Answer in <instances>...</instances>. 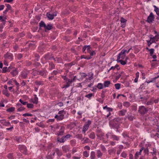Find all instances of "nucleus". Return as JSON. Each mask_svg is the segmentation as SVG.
I'll return each instance as SVG.
<instances>
[{
    "label": "nucleus",
    "instance_id": "nucleus-25",
    "mask_svg": "<svg viewBox=\"0 0 159 159\" xmlns=\"http://www.w3.org/2000/svg\"><path fill=\"white\" fill-rule=\"evenodd\" d=\"M18 72L16 70H14L13 71L11 72V74L13 76H15L17 75Z\"/></svg>",
    "mask_w": 159,
    "mask_h": 159
},
{
    "label": "nucleus",
    "instance_id": "nucleus-6",
    "mask_svg": "<svg viewBox=\"0 0 159 159\" xmlns=\"http://www.w3.org/2000/svg\"><path fill=\"white\" fill-rule=\"evenodd\" d=\"M96 134L98 137L100 139H101L103 138V137L104 136V134L101 130L98 129L96 131Z\"/></svg>",
    "mask_w": 159,
    "mask_h": 159
},
{
    "label": "nucleus",
    "instance_id": "nucleus-4",
    "mask_svg": "<svg viewBox=\"0 0 159 159\" xmlns=\"http://www.w3.org/2000/svg\"><path fill=\"white\" fill-rule=\"evenodd\" d=\"M18 148L20 152L24 154H26L27 149L23 145H19Z\"/></svg>",
    "mask_w": 159,
    "mask_h": 159
},
{
    "label": "nucleus",
    "instance_id": "nucleus-62",
    "mask_svg": "<svg viewBox=\"0 0 159 159\" xmlns=\"http://www.w3.org/2000/svg\"><path fill=\"white\" fill-rule=\"evenodd\" d=\"M0 20H1L2 21L3 24H5V20L3 19V17L2 16H0Z\"/></svg>",
    "mask_w": 159,
    "mask_h": 159
},
{
    "label": "nucleus",
    "instance_id": "nucleus-43",
    "mask_svg": "<svg viewBox=\"0 0 159 159\" xmlns=\"http://www.w3.org/2000/svg\"><path fill=\"white\" fill-rule=\"evenodd\" d=\"M87 47V48H86V50L89 53L90 52L91 50V48L89 45H87L86 46Z\"/></svg>",
    "mask_w": 159,
    "mask_h": 159
},
{
    "label": "nucleus",
    "instance_id": "nucleus-20",
    "mask_svg": "<svg viewBox=\"0 0 159 159\" xmlns=\"http://www.w3.org/2000/svg\"><path fill=\"white\" fill-rule=\"evenodd\" d=\"M62 150L66 152L69 151V147L67 146H62Z\"/></svg>",
    "mask_w": 159,
    "mask_h": 159
},
{
    "label": "nucleus",
    "instance_id": "nucleus-29",
    "mask_svg": "<svg viewBox=\"0 0 159 159\" xmlns=\"http://www.w3.org/2000/svg\"><path fill=\"white\" fill-rule=\"evenodd\" d=\"M116 61L118 62H120L121 64L122 65H124L126 64V61H123L122 60L119 59L118 60H117V59L116 60Z\"/></svg>",
    "mask_w": 159,
    "mask_h": 159
},
{
    "label": "nucleus",
    "instance_id": "nucleus-61",
    "mask_svg": "<svg viewBox=\"0 0 159 159\" xmlns=\"http://www.w3.org/2000/svg\"><path fill=\"white\" fill-rule=\"evenodd\" d=\"M19 122V121L18 120H13L11 121V123L12 124H17Z\"/></svg>",
    "mask_w": 159,
    "mask_h": 159
},
{
    "label": "nucleus",
    "instance_id": "nucleus-15",
    "mask_svg": "<svg viewBox=\"0 0 159 159\" xmlns=\"http://www.w3.org/2000/svg\"><path fill=\"white\" fill-rule=\"evenodd\" d=\"M127 52V50H123L119 54L118 56H117V60L120 59V56L125 54V53Z\"/></svg>",
    "mask_w": 159,
    "mask_h": 159
},
{
    "label": "nucleus",
    "instance_id": "nucleus-33",
    "mask_svg": "<svg viewBox=\"0 0 159 159\" xmlns=\"http://www.w3.org/2000/svg\"><path fill=\"white\" fill-rule=\"evenodd\" d=\"M66 140L65 139V137L63 136L60 139H58V141L60 143H64Z\"/></svg>",
    "mask_w": 159,
    "mask_h": 159
},
{
    "label": "nucleus",
    "instance_id": "nucleus-37",
    "mask_svg": "<svg viewBox=\"0 0 159 159\" xmlns=\"http://www.w3.org/2000/svg\"><path fill=\"white\" fill-rule=\"evenodd\" d=\"M144 148H143V147H142V148H141L140 149V150H139V152H137L135 154H136V156H139V155H141V152H142V151L143 150Z\"/></svg>",
    "mask_w": 159,
    "mask_h": 159
},
{
    "label": "nucleus",
    "instance_id": "nucleus-52",
    "mask_svg": "<svg viewBox=\"0 0 159 159\" xmlns=\"http://www.w3.org/2000/svg\"><path fill=\"white\" fill-rule=\"evenodd\" d=\"M5 5L7 7V9H9V10H11V6L10 5H9V4H5Z\"/></svg>",
    "mask_w": 159,
    "mask_h": 159
},
{
    "label": "nucleus",
    "instance_id": "nucleus-40",
    "mask_svg": "<svg viewBox=\"0 0 159 159\" xmlns=\"http://www.w3.org/2000/svg\"><path fill=\"white\" fill-rule=\"evenodd\" d=\"M80 57H81V59L84 58L85 59H87L88 60L90 59L91 58V57H88L87 56H85L84 55L81 56Z\"/></svg>",
    "mask_w": 159,
    "mask_h": 159
},
{
    "label": "nucleus",
    "instance_id": "nucleus-32",
    "mask_svg": "<svg viewBox=\"0 0 159 159\" xmlns=\"http://www.w3.org/2000/svg\"><path fill=\"white\" fill-rule=\"evenodd\" d=\"M15 108L14 107H11L7 109V111L9 112H13L15 111Z\"/></svg>",
    "mask_w": 159,
    "mask_h": 159
},
{
    "label": "nucleus",
    "instance_id": "nucleus-44",
    "mask_svg": "<svg viewBox=\"0 0 159 159\" xmlns=\"http://www.w3.org/2000/svg\"><path fill=\"white\" fill-rule=\"evenodd\" d=\"M127 154L125 152H122L121 154V157L124 158H125L127 157Z\"/></svg>",
    "mask_w": 159,
    "mask_h": 159
},
{
    "label": "nucleus",
    "instance_id": "nucleus-3",
    "mask_svg": "<svg viewBox=\"0 0 159 159\" xmlns=\"http://www.w3.org/2000/svg\"><path fill=\"white\" fill-rule=\"evenodd\" d=\"M91 121L90 120H88L87 122H86L84 126L82 132L84 133H85L86 131L87 130L89 127V126L91 125Z\"/></svg>",
    "mask_w": 159,
    "mask_h": 159
},
{
    "label": "nucleus",
    "instance_id": "nucleus-38",
    "mask_svg": "<svg viewBox=\"0 0 159 159\" xmlns=\"http://www.w3.org/2000/svg\"><path fill=\"white\" fill-rule=\"evenodd\" d=\"M55 67L54 65L52 63H49V69L50 70H51L54 69Z\"/></svg>",
    "mask_w": 159,
    "mask_h": 159
},
{
    "label": "nucleus",
    "instance_id": "nucleus-59",
    "mask_svg": "<svg viewBox=\"0 0 159 159\" xmlns=\"http://www.w3.org/2000/svg\"><path fill=\"white\" fill-rule=\"evenodd\" d=\"M71 135L70 134H68L64 137H65V139H68L70 138L71 137Z\"/></svg>",
    "mask_w": 159,
    "mask_h": 159
},
{
    "label": "nucleus",
    "instance_id": "nucleus-56",
    "mask_svg": "<svg viewBox=\"0 0 159 159\" xmlns=\"http://www.w3.org/2000/svg\"><path fill=\"white\" fill-rule=\"evenodd\" d=\"M24 109L25 108L24 107H22V106H21L20 107H19L18 108H17V111H21L24 110Z\"/></svg>",
    "mask_w": 159,
    "mask_h": 159
},
{
    "label": "nucleus",
    "instance_id": "nucleus-14",
    "mask_svg": "<svg viewBox=\"0 0 159 159\" xmlns=\"http://www.w3.org/2000/svg\"><path fill=\"white\" fill-rule=\"evenodd\" d=\"M11 68L10 67H9L8 69L6 67H4L2 69V72L3 73H5L7 72H9L10 71V69Z\"/></svg>",
    "mask_w": 159,
    "mask_h": 159
},
{
    "label": "nucleus",
    "instance_id": "nucleus-39",
    "mask_svg": "<svg viewBox=\"0 0 159 159\" xmlns=\"http://www.w3.org/2000/svg\"><path fill=\"white\" fill-rule=\"evenodd\" d=\"M115 87L116 89H119L120 87V84L119 83L115 84Z\"/></svg>",
    "mask_w": 159,
    "mask_h": 159
},
{
    "label": "nucleus",
    "instance_id": "nucleus-8",
    "mask_svg": "<svg viewBox=\"0 0 159 159\" xmlns=\"http://www.w3.org/2000/svg\"><path fill=\"white\" fill-rule=\"evenodd\" d=\"M154 19V15H153V13L151 12L149 16L148 17L147 21L149 23H151L153 20Z\"/></svg>",
    "mask_w": 159,
    "mask_h": 159
},
{
    "label": "nucleus",
    "instance_id": "nucleus-41",
    "mask_svg": "<svg viewBox=\"0 0 159 159\" xmlns=\"http://www.w3.org/2000/svg\"><path fill=\"white\" fill-rule=\"evenodd\" d=\"M152 38L156 41H157L159 39V35L158 34H156L155 37H153Z\"/></svg>",
    "mask_w": 159,
    "mask_h": 159
},
{
    "label": "nucleus",
    "instance_id": "nucleus-46",
    "mask_svg": "<svg viewBox=\"0 0 159 159\" xmlns=\"http://www.w3.org/2000/svg\"><path fill=\"white\" fill-rule=\"evenodd\" d=\"M150 40L148 41L150 42H151L152 43H153L155 42V40L152 38V35H150Z\"/></svg>",
    "mask_w": 159,
    "mask_h": 159
},
{
    "label": "nucleus",
    "instance_id": "nucleus-7",
    "mask_svg": "<svg viewBox=\"0 0 159 159\" xmlns=\"http://www.w3.org/2000/svg\"><path fill=\"white\" fill-rule=\"evenodd\" d=\"M74 81V79H68L66 82V84L64 86V88H67L69 87L70 85H71L72 82Z\"/></svg>",
    "mask_w": 159,
    "mask_h": 159
},
{
    "label": "nucleus",
    "instance_id": "nucleus-54",
    "mask_svg": "<svg viewBox=\"0 0 159 159\" xmlns=\"http://www.w3.org/2000/svg\"><path fill=\"white\" fill-rule=\"evenodd\" d=\"M76 137L80 139H83L82 135V134H78L76 136Z\"/></svg>",
    "mask_w": 159,
    "mask_h": 159
},
{
    "label": "nucleus",
    "instance_id": "nucleus-36",
    "mask_svg": "<svg viewBox=\"0 0 159 159\" xmlns=\"http://www.w3.org/2000/svg\"><path fill=\"white\" fill-rule=\"evenodd\" d=\"M83 140H84L83 142L82 143L83 144L87 143L89 142V138H86L85 139H84V138L83 139Z\"/></svg>",
    "mask_w": 159,
    "mask_h": 159
},
{
    "label": "nucleus",
    "instance_id": "nucleus-11",
    "mask_svg": "<svg viewBox=\"0 0 159 159\" xmlns=\"http://www.w3.org/2000/svg\"><path fill=\"white\" fill-rule=\"evenodd\" d=\"M65 129V128L64 126H61L60 130L59 131L58 133L57 134V135L58 136L63 135L64 134Z\"/></svg>",
    "mask_w": 159,
    "mask_h": 159
},
{
    "label": "nucleus",
    "instance_id": "nucleus-10",
    "mask_svg": "<svg viewBox=\"0 0 159 159\" xmlns=\"http://www.w3.org/2000/svg\"><path fill=\"white\" fill-rule=\"evenodd\" d=\"M64 115H58L57 114L55 116V118L56 119L57 121L62 120L64 118Z\"/></svg>",
    "mask_w": 159,
    "mask_h": 159
},
{
    "label": "nucleus",
    "instance_id": "nucleus-31",
    "mask_svg": "<svg viewBox=\"0 0 159 159\" xmlns=\"http://www.w3.org/2000/svg\"><path fill=\"white\" fill-rule=\"evenodd\" d=\"M35 84L38 86H39L40 85H42L43 84V82L42 81H36L35 82Z\"/></svg>",
    "mask_w": 159,
    "mask_h": 159
},
{
    "label": "nucleus",
    "instance_id": "nucleus-64",
    "mask_svg": "<svg viewBox=\"0 0 159 159\" xmlns=\"http://www.w3.org/2000/svg\"><path fill=\"white\" fill-rule=\"evenodd\" d=\"M8 157L9 159H11L12 157V154L10 153L8 155Z\"/></svg>",
    "mask_w": 159,
    "mask_h": 159
},
{
    "label": "nucleus",
    "instance_id": "nucleus-1",
    "mask_svg": "<svg viewBox=\"0 0 159 159\" xmlns=\"http://www.w3.org/2000/svg\"><path fill=\"white\" fill-rule=\"evenodd\" d=\"M148 111V110L143 106H139V107L138 111L142 115H144Z\"/></svg>",
    "mask_w": 159,
    "mask_h": 159
},
{
    "label": "nucleus",
    "instance_id": "nucleus-16",
    "mask_svg": "<svg viewBox=\"0 0 159 159\" xmlns=\"http://www.w3.org/2000/svg\"><path fill=\"white\" fill-rule=\"evenodd\" d=\"M35 97L34 98L31 99L30 102L33 103L37 104L38 102V98L36 97V95H34Z\"/></svg>",
    "mask_w": 159,
    "mask_h": 159
},
{
    "label": "nucleus",
    "instance_id": "nucleus-30",
    "mask_svg": "<svg viewBox=\"0 0 159 159\" xmlns=\"http://www.w3.org/2000/svg\"><path fill=\"white\" fill-rule=\"evenodd\" d=\"M154 8V11L156 12L157 14L159 16V8H157L156 6H153Z\"/></svg>",
    "mask_w": 159,
    "mask_h": 159
},
{
    "label": "nucleus",
    "instance_id": "nucleus-21",
    "mask_svg": "<svg viewBox=\"0 0 159 159\" xmlns=\"http://www.w3.org/2000/svg\"><path fill=\"white\" fill-rule=\"evenodd\" d=\"M111 138L114 140L118 141L119 139V137L113 134H111Z\"/></svg>",
    "mask_w": 159,
    "mask_h": 159
},
{
    "label": "nucleus",
    "instance_id": "nucleus-47",
    "mask_svg": "<svg viewBox=\"0 0 159 159\" xmlns=\"http://www.w3.org/2000/svg\"><path fill=\"white\" fill-rule=\"evenodd\" d=\"M83 156L86 157H87L89 156V154L86 151H84L83 152Z\"/></svg>",
    "mask_w": 159,
    "mask_h": 159
},
{
    "label": "nucleus",
    "instance_id": "nucleus-27",
    "mask_svg": "<svg viewBox=\"0 0 159 159\" xmlns=\"http://www.w3.org/2000/svg\"><path fill=\"white\" fill-rule=\"evenodd\" d=\"M94 96V94L92 93H89L87 95H86L85 96V97L86 98H88L89 100H90V99H91L92 97Z\"/></svg>",
    "mask_w": 159,
    "mask_h": 159
},
{
    "label": "nucleus",
    "instance_id": "nucleus-26",
    "mask_svg": "<svg viewBox=\"0 0 159 159\" xmlns=\"http://www.w3.org/2000/svg\"><path fill=\"white\" fill-rule=\"evenodd\" d=\"M89 138L92 139H94L95 137L94 133L93 132H91L89 136Z\"/></svg>",
    "mask_w": 159,
    "mask_h": 159
},
{
    "label": "nucleus",
    "instance_id": "nucleus-49",
    "mask_svg": "<svg viewBox=\"0 0 159 159\" xmlns=\"http://www.w3.org/2000/svg\"><path fill=\"white\" fill-rule=\"evenodd\" d=\"M151 153L152 154L153 156L154 155H156L157 153L156 149L155 148H153V152H151Z\"/></svg>",
    "mask_w": 159,
    "mask_h": 159
},
{
    "label": "nucleus",
    "instance_id": "nucleus-35",
    "mask_svg": "<svg viewBox=\"0 0 159 159\" xmlns=\"http://www.w3.org/2000/svg\"><path fill=\"white\" fill-rule=\"evenodd\" d=\"M2 93L7 97H8L9 96V94L8 93L7 90H3Z\"/></svg>",
    "mask_w": 159,
    "mask_h": 159
},
{
    "label": "nucleus",
    "instance_id": "nucleus-57",
    "mask_svg": "<svg viewBox=\"0 0 159 159\" xmlns=\"http://www.w3.org/2000/svg\"><path fill=\"white\" fill-rule=\"evenodd\" d=\"M122 104L121 102H118L117 103V107L119 108H120V109H121L122 107Z\"/></svg>",
    "mask_w": 159,
    "mask_h": 159
},
{
    "label": "nucleus",
    "instance_id": "nucleus-53",
    "mask_svg": "<svg viewBox=\"0 0 159 159\" xmlns=\"http://www.w3.org/2000/svg\"><path fill=\"white\" fill-rule=\"evenodd\" d=\"M134 118V116H133L131 115L128 116V119L131 121Z\"/></svg>",
    "mask_w": 159,
    "mask_h": 159
},
{
    "label": "nucleus",
    "instance_id": "nucleus-22",
    "mask_svg": "<svg viewBox=\"0 0 159 159\" xmlns=\"http://www.w3.org/2000/svg\"><path fill=\"white\" fill-rule=\"evenodd\" d=\"M47 16L48 18L50 20H52L53 19L54 17L53 14H50L48 12L47 14Z\"/></svg>",
    "mask_w": 159,
    "mask_h": 159
},
{
    "label": "nucleus",
    "instance_id": "nucleus-13",
    "mask_svg": "<svg viewBox=\"0 0 159 159\" xmlns=\"http://www.w3.org/2000/svg\"><path fill=\"white\" fill-rule=\"evenodd\" d=\"M38 72L39 75L43 76L46 75L47 71L45 69H43L41 70L38 71Z\"/></svg>",
    "mask_w": 159,
    "mask_h": 159
},
{
    "label": "nucleus",
    "instance_id": "nucleus-48",
    "mask_svg": "<svg viewBox=\"0 0 159 159\" xmlns=\"http://www.w3.org/2000/svg\"><path fill=\"white\" fill-rule=\"evenodd\" d=\"M150 54L151 56H152L154 53V49L153 48L149 50Z\"/></svg>",
    "mask_w": 159,
    "mask_h": 159
},
{
    "label": "nucleus",
    "instance_id": "nucleus-55",
    "mask_svg": "<svg viewBox=\"0 0 159 159\" xmlns=\"http://www.w3.org/2000/svg\"><path fill=\"white\" fill-rule=\"evenodd\" d=\"M127 20L123 17H121L120 19L121 22L126 23Z\"/></svg>",
    "mask_w": 159,
    "mask_h": 159
},
{
    "label": "nucleus",
    "instance_id": "nucleus-18",
    "mask_svg": "<svg viewBox=\"0 0 159 159\" xmlns=\"http://www.w3.org/2000/svg\"><path fill=\"white\" fill-rule=\"evenodd\" d=\"M44 58L46 60L51 59L52 58H53L52 55L51 54H47L44 56Z\"/></svg>",
    "mask_w": 159,
    "mask_h": 159
},
{
    "label": "nucleus",
    "instance_id": "nucleus-42",
    "mask_svg": "<svg viewBox=\"0 0 159 159\" xmlns=\"http://www.w3.org/2000/svg\"><path fill=\"white\" fill-rule=\"evenodd\" d=\"M100 147L102 151L105 152L106 151V148L104 145H101Z\"/></svg>",
    "mask_w": 159,
    "mask_h": 159
},
{
    "label": "nucleus",
    "instance_id": "nucleus-23",
    "mask_svg": "<svg viewBox=\"0 0 159 159\" xmlns=\"http://www.w3.org/2000/svg\"><path fill=\"white\" fill-rule=\"evenodd\" d=\"M110 83V82L109 81H105L104 83V87H108Z\"/></svg>",
    "mask_w": 159,
    "mask_h": 159
},
{
    "label": "nucleus",
    "instance_id": "nucleus-24",
    "mask_svg": "<svg viewBox=\"0 0 159 159\" xmlns=\"http://www.w3.org/2000/svg\"><path fill=\"white\" fill-rule=\"evenodd\" d=\"M54 151L56 152L57 153V154L58 156H61V154H62L61 152L58 148H56V149H54Z\"/></svg>",
    "mask_w": 159,
    "mask_h": 159
},
{
    "label": "nucleus",
    "instance_id": "nucleus-50",
    "mask_svg": "<svg viewBox=\"0 0 159 159\" xmlns=\"http://www.w3.org/2000/svg\"><path fill=\"white\" fill-rule=\"evenodd\" d=\"M19 102L21 103L23 105H26V104H27V102H24L21 99H20L19 100Z\"/></svg>",
    "mask_w": 159,
    "mask_h": 159
},
{
    "label": "nucleus",
    "instance_id": "nucleus-63",
    "mask_svg": "<svg viewBox=\"0 0 159 159\" xmlns=\"http://www.w3.org/2000/svg\"><path fill=\"white\" fill-rule=\"evenodd\" d=\"M146 104L147 105H152V101H149L147 102Z\"/></svg>",
    "mask_w": 159,
    "mask_h": 159
},
{
    "label": "nucleus",
    "instance_id": "nucleus-60",
    "mask_svg": "<svg viewBox=\"0 0 159 159\" xmlns=\"http://www.w3.org/2000/svg\"><path fill=\"white\" fill-rule=\"evenodd\" d=\"M121 26L123 28H124L126 25V23L121 22Z\"/></svg>",
    "mask_w": 159,
    "mask_h": 159
},
{
    "label": "nucleus",
    "instance_id": "nucleus-17",
    "mask_svg": "<svg viewBox=\"0 0 159 159\" xmlns=\"http://www.w3.org/2000/svg\"><path fill=\"white\" fill-rule=\"evenodd\" d=\"M127 111L126 110L123 109L121 111H119L118 112L119 115L120 116H123L125 114V113Z\"/></svg>",
    "mask_w": 159,
    "mask_h": 159
},
{
    "label": "nucleus",
    "instance_id": "nucleus-45",
    "mask_svg": "<svg viewBox=\"0 0 159 159\" xmlns=\"http://www.w3.org/2000/svg\"><path fill=\"white\" fill-rule=\"evenodd\" d=\"M27 106L28 108H32L34 107V105L31 103H27Z\"/></svg>",
    "mask_w": 159,
    "mask_h": 159
},
{
    "label": "nucleus",
    "instance_id": "nucleus-51",
    "mask_svg": "<svg viewBox=\"0 0 159 159\" xmlns=\"http://www.w3.org/2000/svg\"><path fill=\"white\" fill-rule=\"evenodd\" d=\"M32 115L30 113H26L23 114L22 116H32Z\"/></svg>",
    "mask_w": 159,
    "mask_h": 159
},
{
    "label": "nucleus",
    "instance_id": "nucleus-19",
    "mask_svg": "<svg viewBox=\"0 0 159 159\" xmlns=\"http://www.w3.org/2000/svg\"><path fill=\"white\" fill-rule=\"evenodd\" d=\"M90 159H95L96 155L94 151H92L90 153Z\"/></svg>",
    "mask_w": 159,
    "mask_h": 159
},
{
    "label": "nucleus",
    "instance_id": "nucleus-5",
    "mask_svg": "<svg viewBox=\"0 0 159 159\" xmlns=\"http://www.w3.org/2000/svg\"><path fill=\"white\" fill-rule=\"evenodd\" d=\"M29 73V71L27 70H24L21 72L20 77L23 79H25L27 77V75Z\"/></svg>",
    "mask_w": 159,
    "mask_h": 159
},
{
    "label": "nucleus",
    "instance_id": "nucleus-34",
    "mask_svg": "<svg viewBox=\"0 0 159 159\" xmlns=\"http://www.w3.org/2000/svg\"><path fill=\"white\" fill-rule=\"evenodd\" d=\"M123 106L126 107H128L130 106V103L128 102H124Z\"/></svg>",
    "mask_w": 159,
    "mask_h": 159
},
{
    "label": "nucleus",
    "instance_id": "nucleus-12",
    "mask_svg": "<svg viewBox=\"0 0 159 159\" xmlns=\"http://www.w3.org/2000/svg\"><path fill=\"white\" fill-rule=\"evenodd\" d=\"M97 157L98 158H101L103 156V153L100 150L96 151Z\"/></svg>",
    "mask_w": 159,
    "mask_h": 159
},
{
    "label": "nucleus",
    "instance_id": "nucleus-9",
    "mask_svg": "<svg viewBox=\"0 0 159 159\" xmlns=\"http://www.w3.org/2000/svg\"><path fill=\"white\" fill-rule=\"evenodd\" d=\"M4 57L7 60L9 59L10 60L13 59V56L12 54L9 52H7L5 54L4 56Z\"/></svg>",
    "mask_w": 159,
    "mask_h": 159
},
{
    "label": "nucleus",
    "instance_id": "nucleus-2",
    "mask_svg": "<svg viewBox=\"0 0 159 159\" xmlns=\"http://www.w3.org/2000/svg\"><path fill=\"white\" fill-rule=\"evenodd\" d=\"M39 26L41 27H44L46 30H50L52 28V25L51 24H48L46 25L44 22L41 21L39 23Z\"/></svg>",
    "mask_w": 159,
    "mask_h": 159
},
{
    "label": "nucleus",
    "instance_id": "nucleus-28",
    "mask_svg": "<svg viewBox=\"0 0 159 159\" xmlns=\"http://www.w3.org/2000/svg\"><path fill=\"white\" fill-rule=\"evenodd\" d=\"M97 87L99 89H102L103 88L104 86L102 83H99L98 84Z\"/></svg>",
    "mask_w": 159,
    "mask_h": 159
},
{
    "label": "nucleus",
    "instance_id": "nucleus-58",
    "mask_svg": "<svg viewBox=\"0 0 159 159\" xmlns=\"http://www.w3.org/2000/svg\"><path fill=\"white\" fill-rule=\"evenodd\" d=\"M89 53H90V56H92L93 55H95L96 54L95 51H91Z\"/></svg>",
    "mask_w": 159,
    "mask_h": 159
}]
</instances>
